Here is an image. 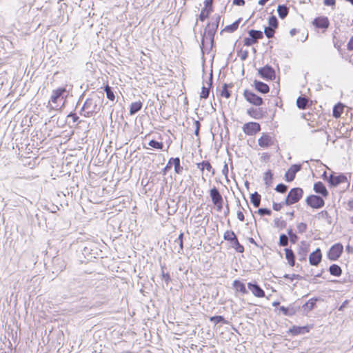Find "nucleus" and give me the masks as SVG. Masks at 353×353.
<instances>
[{"instance_id":"obj_19","label":"nucleus","mask_w":353,"mask_h":353,"mask_svg":"<svg viewBox=\"0 0 353 353\" xmlns=\"http://www.w3.org/2000/svg\"><path fill=\"white\" fill-rule=\"evenodd\" d=\"M313 190L317 195L321 196L325 199L327 198L329 196V192L322 181L315 182L314 183Z\"/></svg>"},{"instance_id":"obj_51","label":"nucleus","mask_w":353,"mask_h":353,"mask_svg":"<svg viewBox=\"0 0 353 353\" xmlns=\"http://www.w3.org/2000/svg\"><path fill=\"white\" fill-rule=\"evenodd\" d=\"M221 16L220 14H215L212 18L209 23L214 25V27L219 28V22L221 21Z\"/></svg>"},{"instance_id":"obj_38","label":"nucleus","mask_w":353,"mask_h":353,"mask_svg":"<svg viewBox=\"0 0 353 353\" xmlns=\"http://www.w3.org/2000/svg\"><path fill=\"white\" fill-rule=\"evenodd\" d=\"M209 321L211 323H214V325L228 323V321L225 319V318L221 315H215L210 316L209 318Z\"/></svg>"},{"instance_id":"obj_60","label":"nucleus","mask_w":353,"mask_h":353,"mask_svg":"<svg viewBox=\"0 0 353 353\" xmlns=\"http://www.w3.org/2000/svg\"><path fill=\"white\" fill-rule=\"evenodd\" d=\"M183 236L184 234L181 232L178 238L175 240V242L179 243L181 250H183Z\"/></svg>"},{"instance_id":"obj_29","label":"nucleus","mask_w":353,"mask_h":353,"mask_svg":"<svg viewBox=\"0 0 353 353\" xmlns=\"http://www.w3.org/2000/svg\"><path fill=\"white\" fill-rule=\"evenodd\" d=\"M232 285L236 291L243 294H248V291L246 288L245 284L241 281L237 279L234 280L233 281Z\"/></svg>"},{"instance_id":"obj_63","label":"nucleus","mask_w":353,"mask_h":353,"mask_svg":"<svg viewBox=\"0 0 353 353\" xmlns=\"http://www.w3.org/2000/svg\"><path fill=\"white\" fill-rule=\"evenodd\" d=\"M350 300H345L344 301L342 304L338 307V310L339 311H344L345 308L347 307L349 303H350Z\"/></svg>"},{"instance_id":"obj_62","label":"nucleus","mask_w":353,"mask_h":353,"mask_svg":"<svg viewBox=\"0 0 353 353\" xmlns=\"http://www.w3.org/2000/svg\"><path fill=\"white\" fill-rule=\"evenodd\" d=\"M238 56L240 57L242 61H245L248 59L249 52L248 50L242 51L241 50L238 52Z\"/></svg>"},{"instance_id":"obj_33","label":"nucleus","mask_w":353,"mask_h":353,"mask_svg":"<svg viewBox=\"0 0 353 353\" xmlns=\"http://www.w3.org/2000/svg\"><path fill=\"white\" fill-rule=\"evenodd\" d=\"M328 271L332 276L336 277H339L342 274L341 268L338 264L336 263L332 264L329 267Z\"/></svg>"},{"instance_id":"obj_13","label":"nucleus","mask_w":353,"mask_h":353,"mask_svg":"<svg viewBox=\"0 0 353 353\" xmlns=\"http://www.w3.org/2000/svg\"><path fill=\"white\" fill-rule=\"evenodd\" d=\"M322 301L321 297L314 296L306 301L303 305H301V310L303 315H307L309 312L316 308L318 301Z\"/></svg>"},{"instance_id":"obj_10","label":"nucleus","mask_w":353,"mask_h":353,"mask_svg":"<svg viewBox=\"0 0 353 353\" xmlns=\"http://www.w3.org/2000/svg\"><path fill=\"white\" fill-rule=\"evenodd\" d=\"M258 75L265 81H273L276 77L274 69L269 64L259 68Z\"/></svg>"},{"instance_id":"obj_58","label":"nucleus","mask_w":353,"mask_h":353,"mask_svg":"<svg viewBox=\"0 0 353 353\" xmlns=\"http://www.w3.org/2000/svg\"><path fill=\"white\" fill-rule=\"evenodd\" d=\"M307 229V225L305 223L301 222L297 224L298 232L303 234L306 232Z\"/></svg>"},{"instance_id":"obj_56","label":"nucleus","mask_w":353,"mask_h":353,"mask_svg":"<svg viewBox=\"0 0 353 353\" xmlns=\"http://www.w3.org/2000/svg\"><path fill=\"white\" fill-rule=\"evenodd\" d=\"M283 277L284 279H290L291 281H293L294 279H297V280L304 279L303 276H301L300 274H285L283 275Z\"/></svg>"},{"instance_id":"obj_5","label":"nucleus","mask_w":353,"mask_h":353,"mask_svg":"<svg viewBox=\"0 0 353 353\" xmlns=\"http://www.w3.org/2000/svg\"><path fill=\"white\" fill-rule=\"evenodd\" d=\"M224 240L230 242L232 248H233L237 252L243 253L245 251L244 246L241 244L239 239L232 230H227L223 234Z\"/></svg>"},{"instance_id":"obj_16","label":"nucleus","mask_w":353,"mask_h":353,"mask_svg":"<svg viewBox=\"0 0 353 353\" xmlns=\"http://www.w3.org/2000/svg\"><path fill=\"white\" fill-rule=\"evenodd\" d=\"M301 164H292L285 174V181L288 183L293 181L296 177V174L301 171Z\"/></svg>"},{"instance_id":"obj_15","label":"nucleus","mask_w":353,"mask_h":353,"mask_svg":"<svg viewBox=\"0 0 353 353\" xmlns=\"http://www.w3.org/2000/svg\"><path fill=\"white\" fill-rule=\"evenodd\" d=\"M243 131L249 136H253L261 131V125L259 123L250 121L245 123L243 126Z\"/></svg>"},{"instance_id":"obj_9","label":"nucleus","mask_w":353,"mask_h":353,"mask_svg":"<svg viewBox=\"0 0 353 353\" xmlns=\"http://www.w3.org/2000/svg\"><path fill=\"white\" fill-rule=\"evenodd\" d=\"M243 97L250 104L255 106H261L264 103V101L262 97L257 95L256 93L245 89L243 92Z\"/></svg>"},{"instance_id":"obj_14","label":"nucleus","mask_w":353,"mask_h":353,"mask_svg":"<svg viewBox=\"0 0 353 353\" xmlns=\"http://www.w3.org/2000/svg\"><path fill=\"white\" fill-rule=\"evenodd\" d=\"M313 327V325H306L303 326L293 325L289 328L287 333L292 336H298L309 333Z\"/></svg>"},{"instance_id":"obj_21","label":"nucleus","mask_w":353,"mask_h":353,"mask_svg":"<svg viewBox=\"0 0 353 353\" xmlns=\"http://www.w3.org/2000/svg\"><path fill=\"white\" fill-rule=\"evenodd\" d=\"M247 114L255 119H263L265 114H267V111L264 110L263 108H250L247 110Z\"/></svg>"},{"instance_id":"obj_34","label":"nucleus","mask_w":353,"mask_h":353,"mask_svg":"<svg viewBox=\"0 0 353 353\" xmlns=\"http://www.w3.org/2000/svg\"><path fill=\"white\" fill-rule=\"evenodd\" d=\"M143 103L140 101L132 102L130 105L129 113L134 115L140 111L142 108Z\"/></svg>"},{"instance_id":"obj_23","label":"nucleus","mask_w":353,"mask_h":353,"mask_svg":"<svg viewBox=\"0 0 353 353\" xmlns=\"http://www.w3.org/2000/svg\"><path fill=\"white\" fill-rule=\"evenodd\" d=\"M53 273H59L62 272L66 267L65 262L62 259L56 256L52 259Z\"/></svg>"},{"instance_id":"obj_54","label":"nucleus","mask_w":353,"mask_h":353,"mask_svg":"<svg viewBox=\"0 0 353 353\" xmlns=\"http://www.w3.org/2000/svg\"><path fill=\"white\" fill-rule=\"evenodd\" d=\"M261 216H270L272 214V210L267 208H261L256 212Z\"/></svg>"},{"instance_id":"obj_53","label":"nucleus","mask_w":353,"mask_h":353,"mask_svg":"<svg viewBox=\"0 0 353 353\" xmlns=\"http://www.w3.org/2000/svg\"><path fill=\"white\" fill-rule=\"evenodd\" d=\"M264 34L268 39L273 38L274 37L275 30L272 29L270 27L265 26L263 34Z\"/></svg>"},{"instance_id":"obj_46","label":"nucleus","mask_w":353,"mask_h":353,"mask_svg":"<svg viewBox=\"0 0 353 353\" xmlns=\"http://www.w3.org/2000/svg\"><path fill=\"white\" fill-rule=\"evenodd\" d=\"M289 243V239L286 234L282 233L279 235L278 245L281 247H287Z\"/></svg>"},{"instance_id":"obj_3","label":"nucleus","mask_w":353,"mask_h":353,"mask_svg":"<svg viewBox=\"0 0 353 353\" xmlns=\"http://www.w3.org/2000/svg\"><path fill=\"white\" fill-rule=\"evenodd\" d=\"M100 94L101 96L96 94L92 97L88 98L85 101L83 106L81 107L79 111V114L81 116L89 118L92 117L99 112L100 108L98 105V101L101 98L104 97L103 92H101Z\"/></svg>"},{"instance_id":"obj_18","label":"nucleus","mask_w":353,"mask_h":353,"mask_svg":"<svg viewBox=\"0 0 353 353\" xmlns=\"http://www.w3.org/2000/svg\"><path fill=\"white\" fill-rule=\"evenodd\" d=\"M248 288L256 297H264L265 294V291L261 288L256 281H251L248 283Z\"/></svg>"},{"instance_id":"obj_36","label":"nucleus","mask_w":353,"mask_h":353,"mask_svg":"<svg viewBox=\"0 0 353 353\" xmlns=\"http://www.w3.org/2000/svg\"><path fill=\"white\" fill-rule=\"evenodd\" d=\"M277 12L279 17L281 19H284L289 13V8L285 4H280L277 7Z\"/></svg>"},{"instance_id":"obj_42","label":"nucleus","mask_w":353,"mask_h":353,"mask_svg":"<svg viewBox=\"0 0 353 353\" xmlns=\"http://www.w3.org/2000/svg\"><path fill=\"white\" fill-rule=\"evenodd\" d=\"M307 98L304 96H300L296 99V105L300 110H305L307 107Z\"/></svg>"},{"instance_id":"obj_47","label":"nucleus","mask_w":353,"mask_h":353,"mask_svg":"<svg viewBox=\"0 0 353 353\" xmlns=\"http://www.w3.org/2000/svg\"><path fill=\"white\" fill-rule=\"evenodd\" d=\"M316 216L319 219H320V218L325 219L328 224H332V219L331 216L329 214V213L327 212V211H326V210L321 211V212L318 213Z\"/></svg>"},{"instance_id":"obj_1","label":"nucleus","mask_w":353,"mask_h":353,"mask_svg":"<svg viewBox=\"0 0 353 353\" xmlns=\"http://www.w3.org/2000/svg\"><path fill=\"white\" fill-rule=\"evenodd\" d=\"M68 91L65 87H59L52 91L50 99L46 105L49 112L52 111H61L65 106V99Z\"/></svg>"},{"instance_id":"obj_59","label":"nucleus","mask_w":353,"mask_h":353,"mask_svg":"<svg viewBox=\"0 0 353 353\" xmlns=\"http://www.w3.org/2000/svg\"><path fill=\"white\" fill-rule=\"evenodd\" d=\"M68 118H71L72 119V121L74 123H80L81 121L79 120V116L77 114V113L71 112H70L68 116Z\"/></svg>"},{"instance_id":"obj_31","label":"nucleus","mask_w":353,"mask_h":353,"mask_svg":"<svg viewBox=\"0 0 353 353\" xmlns=\"http://www.w3.org/2000/svg\"><path fill=\"white\" fill-rule=\"evenodd\" d=\"M344 108L345 105L341 102H339L338 103L334 105L332 110L333 117L336 119L341 117L343 112Z\"/></svg>"},{"instance_id":"obj_30","label":"nucleus","mask_w":353,"mask_h":353,"mask_svg":"<svg viewBox=\"0 0 353 353\" xmlns=\"http://www.w3.org/2000/svg\"><path fill=\"white\" fill-rule=\"evenodd\" d=\"M172 166L174 168V172L177 174H181L183 170V167L181 165L179 157H171Z\"/></svg>"},{"instance_id":"obj_39","label":"nucleus","mask_w":353,"mask_h":353,"mask_svg":"<svg viewBox=\"0 0 353 353\" xmlns=\"http://www.w3.org/2000/svg\"><path fill=\"white\" fill-rule=\"evenodd\" d=\"M163 269H167L165 263L161 264V277L168 285L171 282L172 279L170 273L168 272H163Z\"/></svg>"},{"instance_id":"obj_12","label":"nucleus","mask_w":353,"mask_h":353,"mask_svg":"<svg viewBox=\"0 0 353 353\" xmlns=\"http://www.w3.org/2000/svg\"><path fill=\"white\" fill-rule=\"evenodd\" d=\"M312 24L316 29L321 30L322 32H325L329 28L330 23L327 17L319 16L313 19Z\"/></svg>"},{"instance_id":"obj_49","label":"nucleus","mask_w":353,"mask_h":353,"mask_svg":"<svg viewBox=\"0 0 353 353\" xmlns=\"http://www.w3.org/2000/svg\"><path fill=\"white\" fill-rule=\"evenodd\" d=\"M274 225L276 228H279L280 230H283L286 228L287 226V222L285 220H281L279 218H276L274 220Z\"/></svg>"},{"instance_id":"obj_22","label":"nucleus","mask_w":353,"mask_h":353,"mask_svg":"<svg viewBox=\"0 0 353 353\" xmlns=\"http://www.w3.org/2000/svg\"><path fill=\"white\" fill-rule=\"evenodd\" d=\"M273 140L272 137L268 134L263 132L261 137L258 140V144L263 148H267L273 145Z\"/></svg>"},{"instance_id":"obj_8","label":"nucleus","mask_w":353,"mask_h":353,"mask_svg":"<svg viewBox=\"0 0 353 353\" xmlns=\"http://www.w3.org/2000/svg\"><path fill=\"white\" fill-rule=\"evenodd\" d=\"M324 197L317 194H310L305 199V203L307 206L313 209H320L324 207Z\"/></svg>"},{"instance_id":"obj_17","label":"nucleus","mask_w":353,"mask_h":353,"mask_svg":"<svg viewBox=\"0 0 353 353\" xmlns=\"http://www.w3.org/2000/svg\"><path fill=\"white\" fill-rule=\"evenodd\" d=\"M303 190L301 188L296 187L292 188L288 194V196L292 203V204H295L298 203L303 197Z\"/></svg>"},{"instance_id":"obj_7","label":"nucleus","mask_w":353,"mask_h":353,"mask_svg":"<svg viewBox=\"0 0 353 353\" xmlns=\"http://www.w3.org/2000/svg\"><path fill=\"white\" fill-rule=\"evenodd\" d=\"M279 312L287 316H292L301 310L300 299H297L292 303H290L288 307L279 306L278 307Z\"/></svg>"},{"instance_id":"obj_45","label":"nucleus","mask_w":353,"mask_h":353,"mask_svg":"<svg viewBox=\"0 0 353 353\" xmlns=\"http://www.w3.org/2000/svg\"><path fill=\"white\" fill-rule=\"evenodd\" d=\"M148 145L154 149L164 150V143L161 141H158L155 139H152L149 141Z\"/></svg>"},{"instance_id":"obj_48","label":"nucleus","mask_w":353,"mask_h":353,"mask_svg":"<svg viewBox=\"0 0 353 353\" xmlns=\"http://www.w3.org/2000/svg\"><path fill=\"white\" fill-rule=\"evenodd\" d=\"M104 91L106 93L107 98L110 101H114L115 99V96L113 92V89L112 87H110L108 84H107L104 88Z\"/></svg>"},{"instance_id":"obj_44","label":"nucleus","mask_w":353,"mask_h":353,"mask_svg":"<svg viewBox=\"0 0 353 353\" xmlns=\"http://www.w3.org/2000/svg\"><path fill=\"white\" fill-rule=\"evenodd\" d=\"M249 36H253V38L258 42L259 39H262L263 38V32L261 30H250L248 31Z\"/></svg>"},{"instance_id":"obj_6","label":"nucleus","mask_w":353,"mask_h":353,"mask_svg":"<svg viewBox=\"0 0 353 353\" xmlns=\"http://www.w3.org/2000/svg\"><path fill=\"white\" fill-rule=\"evenodd\" d=\"M345 182H347V186H350V182H348L346 175L343 173L332 171L328 176L327 183L330 188L337 187Z\"/></svg>"},{"instance_id":"obj_61","label":"nucleus","mask_w":353,"mask_h":353,"mask_svg":"<svg viewBox=\"0 0 353 353\" xmlns=\"http://www.w3.org/2000/svg\"><path fill=\"white\" fill-rule=\"evenodd\" d=\"M194 125L195 126L194 134L196 137H199V131L201 126V123L199 121L194 120Z\"/></svg>"},{"instance_id":"obj_20","label":"nucleus","mask_w":353,"mask_h":353,"mask_svg":"<svg viewBox=\"0 0 353 353\" xmlns=\"http://www.w3.org/2000/svg\"><path fill=\"white\" fill-rule=\"evenodd\" d=\"M322 259L321 250L319 248H316L309 255V263L311 265H318Z\"/></svg>"},{"instance_id":"obj_2","label":"nucleus","mask_w":353,"mask_h":353,"mask_svg":"<svg viewBox=\"0 0 353 353\" xmlns=\"http://www.w3.org/2000/svg\"><path fill=\"white\" fill-rule=\"evenodd\" d=\"M217 30L218 28H216L214 25L208 23L204 30V32L201 34L200 48L203 54L205 53H210L214 46V35L217 32Z\"/></svg>"},{"instance_id":"obj_25","label":"nucleus","mask_w":353,"mask_h":353,"mask_svg":"<svg viewBox=\"0 0 353 353\" xmlns=\"http://www.w3.org/2000/svg\"><path fill=\"white\" fill-rule=\"evenodd\" d=\"M284 252L285 254V259L287 260L288 263L291 267L294 266L296 261V254L292 250L290 247L284 248Z\"/></svg>"},{"instance_id":"obj_50","label":"nucleus","mask_w":353,"mask_h":353,"mask_svg":"<svg viewBox=\"0 0 353 353\" xmlns=\"http://www.w3.org/2000/svg\"><path fill=\"white\" fill-rule=\"evenodd\" d=\"M288 189V186L283 183H279L274 188L276 192H277L279 193H281V194L285 193L287 192Z\"/></svg>"},{"instance_id":"obj_35","label":"nucleus","mask_w":353,"mask_h":353,"mask_svg":"<svg viewBox=\"0 0 353 353\" xmlns=\"http://www.w3.org/2000/svg\"><path fill=\"white\" fill-rule=\"evenodd\" d=\"M213 12L212 8H203L201 10V13L198 16V19L201 21H204L205 19H208Z\"/></svg>"},{"instance_id":"obj_11","label":"nucleus","mask_w":353,"mask_h":353,"mask_svg":"<svg viewBox=\"0 0 353 353\" xmlns=\"http://www.w3.org/2000/svg\"><path fill=\"white\" fill-rule=\"evenodd\" d=\"M343 252V245L341 243L332 245L327 252V259L330 261H337Z\"/></svg>"},{"instance_id":"obj_64","label":"nucleus","mask_w":353,"mask_h":353,"mask_svg":"<svg viewBox=\"0 0 353 353\" xmlns=\"http://www.w3.org/2000/svg\"><path fill=\"white\" fill-rule=\"evenodd\" d=\"M288 239H289V241L292 243V244H295L298 242L299 239V236L295 233L294 234L290 236H288Z\"/></svg>"},{"instance_id":"obj_27","label":"nucleus","mask_w":353,"mask_h":353,"mask_svg":"<svg viewBox=\"0 0 353 353\" xmlns=\"http://www.w3.org/2000/svg\"><path fill=\"white\" fill-rule=\"evenodd\" d=\"M196 167L201 172H203V170L205 169L208 172H211L212 175L215 174V170L212 168L209 161H202L201 162L196 163Z\"/></svg>"},{"instance_id":"obj_4","label":"nucleus","mask_w":353,"mask_h":353,"mask_svg":"<svg viewBox=\"0 0 353 353\" xmlns=\"http://www.w3.org/2000/svg\"><path fill=\"white\" fill-rule=\"evenodd\" d=\"M81 253L88 261L101 257V250L99 248V244L93 241L87 242L82 248Z\"/></svg>"},{"instance_id":"obj_52","label":"nucleus","mask_w":353,"mask_h":353,"mask_svg":"<svg viewBox=\"0 0 353 353\" xmlns=\"http://www.w3.org/2000/svg\"><path fill=\"white\" fill-rule=\"evenodd\" d=\"M256 43L257 41L253 38V36L245 37L243 39V45L245 46H251Z\"/></svg>"},{"instance_id":"obj_40","label":"nucleus","mask_w":353,"mask_h":353,"mask_svg":"<svg viewBox=\"0 0 353 353\" xmlns=\"http://www.w3.org/2000/svg\"><path fill=\"white\" fill-rule=\"evenodd\" d=\"M250 199V202L255 208H258L260 205L261 196L257 192H254V193L251 194Z\"/></svg>"},{"instance_id":"obj_55","label":"nucleus","mask_w":353,"mask_h":353,"mask_svg":"<svg viewBox=\"0 0 353 353\" xmlns=\"http://www.w3.org/2000/svg\"><path fill=\"white\" fill-rule=\"evenodd\" d=\"M210 95V88H206L204 85H203L201 88V92L200 94V98L206 99L209 97Z\"/></svg>"},{"instance_id":"obj_57","label":"nucleus","mask_w":353,"mask_h":353,"mask_svg":"<svg viewBox=\"0 0 353 353\" xmlns=\"http://www.w3.org/2000/svg\"><path fill=\"white\" fill-rule=\"evenodd\" d=\"M172 162L171 161V158L169 159L166 165L161 170V173L163 175H166L167 173L172 169Z\"/></svg>"},{"instance_id":"obj_32","label":"nucleus","mask_w":353,"mask_h":353,"mask_svg":"<svg viewBox=\"0 0 353 353\" xmlns=\"http://www.w3.org/2000/svg\"><path fill=\"white\" fill-rule=\"evenodd\" d=\"M233 83H224L222 86V90L221 91L220 95L222 97H225L226 99H229L231 97V92L229 90L230 88L233 87Z\"/></svg>"},{"instance_id":"obj_24","label":"nucleus","mask_w":353,"mask_h":353,"mask_svg":"<svg viewBox=\"0 0 353 353\" xmlns=\"http://www.w3.org/2000/svg\"><path fill=\"white\" fill-rule=\"evenodd\" d=\"M252 86H254V89L261 94H267L270 92L269 85L259 80L255 79L253 82Z\"/></svg>"},{"instance_id":"obj_43","label":"nucleus","mask_w":353,"mask_h":353,"mask_svg":"<svg viewBox=\"0 0 353 353\" xmlns=\"http://www.w3.org/2000/svg\"><path fill=\"white\" fill-rule=\"evenodd\" d=\"M272 29L276 30L279 27V20L274 15H271L268 19V26Z\"/></svg>"},{"instance_id":"obj_37","label":"nucleus","mask_w":353,"mask_h":353,"mask_svg":"<svg viewBox=\"0 0 353 353\" xmlns=\"http://www.w3.org/2000/svg\"><path fill=\"white\" fill-rule=\"evenodd\" d=\"M274 179V174L271 170H268L263 176L264 183L266 187H270L272 185Z\"/></svg>"},{"instance_id":"obj_28","label":"nucleus","mask_w":353,"mask_h":353,"mask_svg":"<svg viewBox=\"0 0 353 353\" xmlns=\"http://www.w3.org/2000/svg\"><path fill=\"white\" fill-rule=\"evenodd\" d=\"M242 21V18H239L237 20H236L234 22H233L230 25L226 26L223 30H221L220 34H222L223 32L232 33L235 32L239 26L240 23Z\"/></svg>"},{"instance_id":"obj_26","label":"nucleus","mask_w":353,"mask_h":353,"mask_svg":"<svg viewBox=\"0 0 353 353\" xmlns=\"http://www.w3.org/2000/svg\"><path fill=\"white\" fill-rule=\"evenodd\" d=\"M210 196L214 204L219 201H222V200L223 199L219 189L216 187H213L212 188L210 189Z\"/></svg>"},{"instance_id":"obj_41","label":"nucleus","mask_w":353,"mask_h":353,"mask_svg":"<svg viewBox=\"0 0 353 353\" xmlns=\"http://www.w3.org/2000/svg\"><path fill=\"white\" fill-rule=\"evenodd\" d=\"M310 248L308 247L299 246L298 250L299 260L300 261H306L307 254Z\"/></svg>"}]
</instances>
